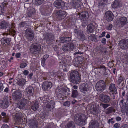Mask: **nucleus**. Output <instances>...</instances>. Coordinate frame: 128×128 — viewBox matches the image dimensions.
Here are the masks:
<instances>
[{
    "label": "nucleus",
    "instance_id": "f257e3e1",
    "mask_svg": "<svg viewBox=\"0 0 128 128\" xmlns=\"http://www.w3.org/2000/svg\"><path fill=\"white\" fill-rule=\"evenodd\" d=\"M70 77L72 82L74 84H79L81 81V76L77 71L72 70L70 73Z\"/></svg>",
    "mask_w": 128,
    "mask_h": 128
},
{
    "label": "nucleus",
    "instance_id": "f03ea898",
    "mask_svg": "<svg viewBox=\"0 0 128 128\" xmlns=\"http://www.w3.org/2000/svg\"><path fill=\"white\" fill-rule=\"evenodd\" d=\"M86 119V116L83 114H76L74 118L75 123L77 125L81 126L85 124V122Z\"/></svg>",
    "mask_w": 128,
    "mask_h": 128
},
{
    "label": "nucleus",
    "instance_id": "7ed1b4c3",
    "mask_svg": "<svg viewBox=\"0 0 128 128\" xmlns=\"http://www.w3.org/2000/svg\"><path fill=\"white\" fill-rule=\"evenodd\" d=\"M41 45L38 43L33 44L30 48L31 52L35 54H40L41 53Z\"/></svg>",
    "mask_w": 128,
    "mask_h": 128
},
{
    "label": "nucleus",
    "instance_id": "20e7f679",
    "mask_svg": "<svg viewBox=\"0 0 128 128\" xmlns=\"http://www.w3.org/2000/svg\"><path fill=\"white\" fill-rule=\"evenodd\" d=\"M106 82L103 80H101L98 81L96 84V90L100 92H103L106 88Z\"/></svg>",
    "mask_w": 128,
    "mask_h": 128
},
{
    "label": "nucleus",
    "instance_id": "39448f33",
    "mask_svg": "<svg viewBox=\"0 0 128 128\" xmlns=\"http://www.w3.org/2000/svg\"><path fill=\"white\" fill-rule=\"evenodd\" d=\"M44 39L47 42H53L54 40L55 37L54 34L50 33H46L43 34Z\"/></svg>",
    "mask_w": 128,
    "mask_h": 128
},
{
    "label": "nucleus",
    "instance_id": "423d86ee",
    "mask_svg": "<svg viewBox=\"0 0 128 128\" xmlns=\"http://www.w3.org/2000/svg\"><path fill=\"white\" fill-rule=\"evenodd\" d=\"M119 45L122 49H127L128 48V37L120 41Z\"/></svg>",
    "mask_w": 128,
    "mask_h": 128
},
{
    "label": "nucleus",
    "instance_id": "0eeeda50",
    "mask_svg": "<svg viewBox=\"0 0 128 128\" xmlns=\"http://www.w3.org/2000/svg\"><path fill=\"white\" fill-rule=\"evenodd\" d=\"M78 15H79L80 19L83 21H86L89 17V15L88 12L86 11H84L80 13H78Z\"/></svg>",
    "mask_w": 128,
    "mask_h": 128
},
{
    "label": "nucleus",
    "instance_id": "6e6552de",
    "mask_svg": "<svg viewBox=\"0 0 128 128\" xmlns=\"http://www.w3.org/2000/svg\"><path fill=\"white\" fill-rule=\"evenodd\" d=\"M99 98L101 101L106 104L109 103L111 100L110 96L105 94L100 95Z\"/></svg>",
    "mask_w": 128,
    "mask_h": 128
},
{
    "label": "nucleus",
    "instance_id": "1a4fd4ad",
    "mask_svg": "<svg viewBox=\"0 0 128 128\" xmlns=\"http://www.w3.org/2000/svg\"><path fill=\"white\" fill-rule=\"evenodd\" d=\"M89 88V86L86 83L81 84L80 87V91L81 92L84 94L85 96L88 92Z\"/></svg>",
    "mask_w": 128,
    "mask_h": 128
},
{
    "label": "nucleus",
    "instance_id": "9d476101",
    "mask_svg": "<svg viewBox=\"0 0 128 128\" xmlns=\"http://www.w3.org/2000/svg\"><path fill=\"white\" fill-rule=\"evenodd\" d=\"M74 32L77 37L80 39L81 40L84 41L86 39V36L82 31L75 29L74 30Z\"/></svg>",
    "mask_w": 128,
    "mask_h": 128
},
{
    "label": "nucleus",
    "instance_id": "9b49d317",
    "mask_svg": "<svg viewBox=\"0 0 128 128\" xmlns=\"http://www.w3.org/2000/svg\"><path fill=\"white\" fill-rule=\"evenodd\" d=\"M12 97L16 101H18L22 98L21 92L20 90H16L12 94Z\"/></svg>",
    "mask_w": 128,
    "mask_h": 128
},
{
    "label": "nucleus",
    "instance_id": "f8f14e48",
    "mask_svg": "<svg viewBox=\"0 0 128 128\" xmlns=\"http://www.w3.org/2000/svg\"><path fill=\"white\" fill-rule=\"evenodd\" d=\"M43 103L44 104L46 105L45 107L47 108H50L51 107L52 109L54 108L55 102L53 100H52L50 102L48 100H47V99H45Z\"/></svg>",
    "mask_w": 128,
    "mask_h": 128
},
{
    "label": "nucleus",
    "instance_id": "ddd939ff",
    "mask_svg": "<svg viewBox=\"0 0 128 128\" xmlns=\"http://www.w3.org/2000/svg\"><path fill=\"white\" fill-rule=\"evenodd\" d=\"M8 4L6 2V1L3 2L0 6V15L4 16L6 14L5 12H6V9L7 8V6Z\"/></svg>",
    "mask_w": 128,
    "mask_h": 128
},
{
    "label": "nucleus",
    "instance_id": "4468645a",
    "mask_svg": "<svg viewBox=\"0 0 128 128\" xmlns=\"http://www.w3.org/2000/svg\"><path fill=\"white\" fill-rule=\"evenodd\" d=\"M27 103V100L24 98L20 100L18 103L17 106L20 109H22Z\"/></svg>",
    "mask_w": 128,
    "mask_h": 128
},
{
    "label": "nucleus",
    "instance_id": "2eb2a0df",
    "mask_svg": "<svg viewBox=\"0 0 128 128\" xmlns=\"http://www.w3.org/2000/svg\"><path fill=\"white\" fill-rule=\"evenodd\" d=\"M52 86V84L51 82H46L43 83L42 88L44 90L46 91L49 90Z\"/></svg>",
    "mask_w": 128,
    "mask_h": 128
},
{
    "label": "nucleus",
    "instance_id": "dca6fc26",
    "mask_svg": "<svg viewBox=\"0 0 128 128\" xmlns=\"http://www.w3.org/2000/svg\"><path fill=\"white\" fill-rule=\"evenodd\" d=\"M29 126L30 128H38V122L35 119L30 120L29 121Z\"/></svg>",
    "mask_w": 128,
    "mask_h": 128
},
{
    "label": "nucleus",
    "instance_id": "f3484780",
    "mask_svg": "<svg viewBox=\"0 0 128 128\" xmlns=\"http://www.w3.org/2000/svg\"><path fill=\"white\" fill-rule=\"evenodd\" d=\"M105 18L108 22H110L113 20L114 15L111 11H108L106 12L105 15Z\"/></svg>",
    "mask_w": 128,
    "mask_h": 128
},
{
    "label": "nucleus",
    "instance_id": "a211bd4d",
    "mask_svg": "<svg viewBox=\"0 0 128 128\" xmlns=\"http://www.w3.org/2000/svg\"><path fill=\"white\" fill-rule=\"evenodd\" d=\"M54 5L58 8H62L65 6L64 3L61 0L56 1L54 3Z\"/></svg>",
    "mask_w": 128,
    "mask_h": 128
},
{
    "label": "nucleus",
    "instance_id": "6ab92c4d",
    "mask_svg": "<svg viewBox=\"0 0 128 128\" xmlns=\"http://www.w3.org/2000/svg\"><path fill=\"white\" fill-rule=\"evenodd\" d=\"M91 114L96 115L98 113V107L96 105H92L89 111Z\"/></svg>",
    "mask_w": 128,
    "mask_h": 128
},
{
    "label": "nucleus",
    "instance_id": "aec40b11",
    "mask_svg": "<svg viewBox=\"0 0 128 128\" xmlns=\"http://www.w3.org/2000/svg\"><path fill=\"white\" fill-rule=\"evenodd\" d=\"M88 128H100L98 122L94 120H91L89 124Z\"/></svg>",
    "mask_w": 128,
    "mask_h": 128
},
{
    "label": "nucleus",
    "instance_id": "412c9836",
    "mask_svg": "<svg viewBox=\"0 0 128 128\" xmlns=\"http://www.w3.org/2000/svg\"><path fill=\"white\" fill-rule=\"evenodd\" d=\"M57 14V18L59 20L63 19L66 16V12L62 10L58 11Z\"/></svg>",
    "mask_w": 128,
    "mask_h": 128
},
{
    "label": "nucleus",
    "instance_id": "4be33fe9",
    "mask_svg": "<svg viewBox=\"0 0 128 128\" xmlns=\"http://www.w3.org/2000/svg\"><path fill=\"white\" fill-rule=\"evenodd\" d=\"M118 23L121 26H124L128 23L127 18L126 17H122L120 18L119 19V21Z\"/></svg>",
    "mask_w": 128,
    "mask_h": 128
},
{
    "label": "nucleus",
    "instance_id": "5701e85b",
    "mask_svg": "<svg viewBox=\"0 0 128 128\" xmlns=\"http://www.w3.org/2000/svg\"><path fill=\"white\" fill-rule=\"evenodd\" d=\"M109 90L110 92H111L114 94H116L117 93V91L116 88L115 84H111L109 86Z\"/></svg>",
    "mask_w": 128,
    "mask_h": 128
},
{
    "label": "nucleus",
    "instance_id": "b1692460",
    "mask_svg": "<svg viewBox=\"0 0 128 128\" xmlns=\"http://www.w3.org/2000/svg\"><path fill=\"white\" fill-rule=\"evenodd\" d=\"M9 26V24L5 21H3L0 23V29H6Z\"/></svg>",
    "mask_w": 128,
    "mask_h": 128
},
{
    "label": "nucleus",
    "instance_id": "393cba45",
    "mask_svg": "<svg viewBox=\"0 0 128 128\" xmlns=\"http://www.w3.org/2000/svg\"><path fill=\"white\" fill-rule=\"evenodd\" d=\"M9 103L8 100L6 99L3 100L2 102L1 103V107L3 109H6L9 106Z\"/></svg>",
    "mask_w": 128,
    "mask_h": 128
},
{
    "label": "nucleus",
    "instance_id": "a878e982",
    "mask_svg": "<svg viewBox=\"0 0 128 128\" xmlns=\"http://www.w3.org/2000/svg\"><path fill=\"white\" fill-rule=\"evenodd\" d=\"M95 30V26L92 23L89 24L87 26V31L88 32L93 33Z\"/></svg>",
    "mask_w": 128,
    "mask_h": 128
},
{
    "label": "nucleus",
    "instance_id": "bb28decb",
    "mask_svg": "<svg viewBox=\"0 0 128 128\" xmlns=\"http://www.w3.org/2000/svg\"><path fill=\"white\" fill-rule=\"evenodd\" d=\"M76 41H72V42L66 44L69 51L72 50L75 47L74 43H75Z\"/></svg>",
    "mask_w": 128,
    "mask_h": 128
},
{
    "label": "nucleus",
    "instance_id": "cd10ccee",
    "mask_svg": "<svg viewBox=\"0 0 128 128\" xmlns=\"http://www.w3.org/2000/svg\"><path fill=\"white\" fill-rule=\"evenodd\" d=\"M11 39L10 38H3L1 40L2 44L3 45H5L7 46L9 45L11 41Z\"/></svg>",
    "mask_w": 128,
    "mask_h": 128
},
{
    "label": "nucleus",
    "instance_id": "c85d7f7f",
    "mask_svg": "<svg viewBox=\"0 0 128 128\" xmlns=\"http://www.w3.org/2000/svg\"><path fill=\"white\" fill-rule=\"evenodd\" d=\"M120 6V1L118 0H115L113 2L112 4V6L113 8H119Z\"/></svg>",
    "mask_w": 128,
    "mask_h": 128
},
{
    "label": "nucleus",
    "instance_id": "c756f323",
    "mask_svg": "<svg viewBox=\"0 0 128 128\" xmlns=\"http://www.w3.org/2000/svg\"><path fill=\"white\" fill-rule=\"evenodd\" d=\"M64 75V73L60 71H58L56 73L55 77H56V79L58 80H59L60 79L62 80L63 78Z\"/></svg>",
    "mask_w": 128,
    "mask_h": 128
},
{
    "label": "nucleus",
    "instance_id": "7c9ffc66",
    "mask_svg": "<svg viewBox=\"0 0 128 128\" xmlns=\"http://www.w3.org/2000/svg\"><path fill=\"white\" fill-rule=\"evenodd\" d=\"M26 90L28 94L32 96L34 91V89L33 87L32 86L28 87L26 89Z\"/></svg>",
    "mask_w": 128,
    "mask_h": 128
},
{
    "label": "nucleus",
    "instance_id": "2f4dec72",
    "mask_svg": "<svg viewBox=\"0 0 128 128\" xmlns=\"http://www.w3.org/2000/svg\"><path fill=\"white\" fill-rule=\"evenodd\" d=\"M22 114L21 113H19L16 114L15 119L16 122H19L21 121L22 118Z\"/></svg>",
    "mask_w": 128,
    "mask_h": 128
},
{
    "label": "nucleus",
    "instance_id": "473e14b6",
    "mask_svg": "<svg viewBox=\"0 0 128 128\" xmlns=\"http://www.w3.org/2000/svg\"><path fill=\"white\" fill-rule=\"evenodd\" d=\"M26 82V81L25 79L22 78L18 80L16 84L20 86H23L24 85Z\"/></svg>",
    "mask_w": 128,
    "mask_h": 128
},
{
    "label": "nucleus",
    "instance_id": "72a5a7b5",
    "mask_svg": "<svg viewBox=\"0 0 128 128\" xmlns=\"http://www.w3.org/2000/svg\"><path fill=\"white\" fill-rule=\"evenodd\" d=\"M75 124L74 122L70 121L66 126L65 128H74Z\"/></svg>",
    "mask_w": 128,
    "mask_h": 128
},
{
    "label": "nucleus",
    "instance_id": "f704fd0d",
    "mask_svg": "<svg viewBox=\"0 0 128 128\" xmlns=\"http://www.w3.org/2000/svg\"><path fill=\"white\" fill-rule=\"evenodd\" d=\"M108 0H99L98 2L99 6L102 7L106 4Z\"/></svg>",
    "mask_w": 128,
    "mask_h": 128
},
{
    "label": "nucleus",
    "instance_id": "c9c22d12",
    "mask_svg": "<svg viewBox=\"0 0 128 128\" xmlns=\"http://www.w3.org/2000/svg\"><path fill=\"white\" fill-rule=\"evenodd\" d=\"M79 93L77 90L72 89V96L73 98H76L78 96Z\"/></svg>",
    "mask_w": 128,
    "mask_h": 128
},
{
    "label": "nucleus",
    "instance_id": "e433bc0d",
    "mask_svg": "<svg viewBox=\"0 0 128 128\" xmlns=\"http://www.w3.org/2000/svg\"><path fill=\"white\" fill-rule=\"evenodd\" d=\"M62 90L61 88H57L56 90L55 93L58 96H61L62 92Z\"/></svg>",
    "mask_w": 128,
    "mask_h": 128
},
{
    "label": "nucleus",
    "instance_id": "4c0bfd02",
    "mask_svg": "<svg viewBox=\"0 0 128 128\" xmlns=\"http://www.w3.org/2000/svg\"><path fill=\"white\" fill-rule=\"evenodd\" d=\"M44 2V0H32V2L34 4L41 5Z\"/></svg>",
    "mask_w": 128,
    "mask_h": 128
},
{
    "label": "nucleus",
    "instance_id": "58836bf2",
    "mask_svg": "<svg viewBox=\"0 0 128 128\" xmlns=\"http://www.w3.org/2000/svg\"><path fill=\"white\" fill-rule=\"evenodd\" d=\"M19 25L20 27H26L27 28L29 26V25L27 22H21L19 24Z\"/></svg>",
    "mask_w": 128,
    "mask_h": 128
},
{
    "label": "nucleus",
    "instance_id": "ea45409f",
    "mask_svg": "<svg viewBox=\"0 0 128 128\" xmlns=\"http://www.w3.org/2000/svg\"><path fill=\"white\" fill-rule=\"evenodd\" d=\"M72 7L74 8H79L80 6V4L76 2H74L72 5Z\"/></svg>",
    "mask_w": 128,
    "mask_h": 128
},
{
    "label": "nucleus",
    "instance_id": "a19ab883",
    "mask_svg": "<svg viewBox=\"0 0 128 128\" xmlns=\"http://www.w3.org/2000/svg\"><path fill=\"white\" fill-rule=\"evenodd\" d=\"M38 103H35L32 106L31 109L34 111H36L38 108Z\"/></svg>",
    "mask_w": 128,
    "mask_h": 128
},
{
    "label": "nucleus",
    "instance_id": "79ce46f5",
    "mask_svg": "<svg viewBox=\"0 0 128 128\" xmlns=\"http://www.w3.org/2000/svg\"><path fill=\"white\" fill-rule=\"evenodd\" d=\"M28 38L30 41H32L34 38V35L33 33L29 34L28 35Z\"/></svg>",
    "mask_w": 128,
    "mask_h": 128
},
{
    "label": "nucleus",
    "instance_id": "37998d69",
    "mask_svg": "<svg viewBox=\"0 0 128 128\" xmlns=\"http://www.w3.org/2000/svg\"><path fill=\"white\" fill-rule=\"evenodd\" d=\"M99 52L102 54L104 52L106 53V48H103V47H100L98 50Z\"/></svg>",
    "mask_w": 128,
    "mask_h": 128
},
{
    "label": "nucleus",
    "instance_id": "c03bdc74",
    "mask_svg": "<svg viewBox=\"0 0 128 128\" xmlns=\"http://www.w3.org/2000/svg\"><path fill=\"white\" fill-rule=\"evenodd\" d=\"M62 50L64 52H68L69 51L66 44L64 45L62 48Z\"/></svg>",
    "mask_w": 128,
    "mask_h": 128
},
{
    "label": "nucleus",
    "instance_id": "a18cd8bd",
    "mask_svg": "<svg viewBox=\"0 0 128 128\" xmlns=\"http://www.w3.org/2000/svg\"><path fill=\"white\" fill-rule=\"evenodd\" d=\"M113 108L112 107L109 108L106 110V114H109L112 113L113 111Z\"/></svg>",
    "mask_w": 128,
    "mask_h": 128
},
{
    "label": "nucleus",
    "instance_id": "49530a36",
    "mask_svg": "<svg viewBox=\"0 0 128 128\" xmlns=\"http://www.w3.org/2000/svg\"><path fill=\"white\" fill-rule=\"evenodd\" d=\"M100 106L103 108L104 109H105L107 108L110 106V104H105L103 103H101L100 104Z\"/></svg>",
    "mask_w": 128,
    "mask_h": 128
},
{
    "label": "nucleus",
    "instance_id": "de8ad7c7",
    "mask_svg": "<svg viewBox=\"0 0 128 128\" xmlns=\"http://www.w3.org/2000/svg\"><path fill=\"white\" fill-rule=\"evenodd\" d=\"M55 63V62L54 60L52 59L51 60L49 61L48 66L50 67L54 65Z\"/></svg>",
    "mask_w": 128,
    "mask_h": 128
},
{
    "label": "nucleus",
    "instance_id": "09e8293b",
    "mask_svg": "<svg viewBox=\"0 0 128 128\" xmlns=\"http://www.w3.org/2000/svg\"><path fill=\"white\" fill-rule=\"evenodd\" d=\"M9 118V117L8 116H7L3 118L2 121L4 122L7 123L8 122Z\"/></svg>",
    "mask_w": 128,
    "mask_h": 128
},
{
    "label": "nucleus",
    "instance_id": "8fccbe9b",
    "mask_svg": "<svg viewBox=\"0 0 128 128\" xmlns=\"http://www.w3.org/2000/svg\"><path fill=\"white\" fill-rule=\"evenodd\" d=\"M27 65L26 63L23 62L20 64V68H24L27 66Z\"/></svg>",
    "mask_w": 128,
    "mask_h": 128
},
{
    "label": "nucleus",
    "instance_id": "3c124183",
    "mask_svg": "<svg viewBox=\"0 0 128 128\" xmlns=\"http://www.w3.org/2000/svg\"><path fill=\"white\" fill-rule=\"evenodd\" d=\"M123 78L122 76H120L119 78L118 79V84L120 85L121 82H122L123 81Z\"/></svg>",
    "mask_w": 128,
    "mask_h": 128
},
{
    "label": "nucleus",
    "instance_id": "603ef678",
    "mask_svg": "<svg viewBox=\"0 0 128 128\" xmlns=\"http://www.w3.org/2000/svg\"><path fill=\"white\" fill-rule=\"evenodd\" d=\"M27 35H28L29 34L32 33V32L30 29H27L26 32Z\"/></svg>",
    "mask_w": 128,
    "mask_h": 128
},
{
    "label": "nucleus",
    "instance_id": "864d4df0",
    "mask_svg": "<svg viewBox=\"0 0 128 128\" xmlns=\"http://www.w3.org/2000/svg\"><path fill=\"white\" fill-rule=\"evenodd\" d=\"M72 38L70 37H68L67 38H65L64 40L66 43L70 41L71 40Z\"/></svg>",
    "mask_w": 128,
    "mask_h": 128
},
{
    "label": "nucleus",
    "instance_id": "5fc2aeb1",
    "mask_svg": "<svg viewBox=\"0 0 128 128\" xmlns=\"http://www.w3.org/2000/svg\"><path fill=\"white\" fill-rule=\"evenodd\" d=\"M65 38L60 37L59 38L60 42V43H64L65 42L64 40Z\"/></svg>",
    "mask_w": 128,
    "mask_h": 128
},
{
    "label": "nucleus",
    "instance_id": "6e6d98bb",
    "mask_svg": "<svg viewBox=\"0 0 128 128\" xmlns=\"http://www.w3.org/2000/svg\"><path fill=\"white\" fill-rule=\"evenodd\" d=\"M70 103L69 101H66L64 102L63 104L64 106H69L70 105Z\"/></svg>",
    "mask_w": 128,
    "mask_h": 128
},
{
    "label": "nucleus",
    "instance_id": "4d7b16f0",
    "mask_svg": "<svg viewBox=\"0 0 128 128\" xmlns=\"http://www.w3.org/2000/svg\"><path fill=\"white\" fill-rule=\"evenodd\" d=\"M114 120V119L113 118L109 120L108 121V123L109 124H110V123L112 124H114L115 122L113 120Z\"/></svg>",
    "mask_w": 128,
    "mask_h": 128
},
{
    "label": "nucleus",
    "instance_id": "13d9d810",
    "mask_svg": "<svg viewBox=\"0 0 128 128\" xmlns=\"http://www.w3.org/2000/svg\"><path fill=\"white\" fill-rule=\"evenodd\" d=\"M41 64L43 67H44L45 65L46 60H44L42 58L41 59Z\"/></svg>",
    "mask_w": 128,
    "mask_h": 128
},
{
    "label": "nucleus",
    "instance_id": "bf43d9fd",
    "mask_svg": "<svg viewBox=\"0 0 128 128\" xmlns=\"http://www.w3.org/2000/svg\"><path fill=\"white\" fill-rule=\"evenodd\" d=\"M3 84L2 83H0V92H2L4 89Z\"/></svg>",
    "mask_w": 128,
    "mask_h": 128
},
{
    "label": "nucleus",
    "instance_id": "052dcab7",
    "mask_svg": "<svg viewBox=\"0 0 128 128\" xmlns=\"http://www.w3.org/2000/svg\"><path fill=\"white\" fill-rule=\"evenodd\" d=\"M98 68L99 69H102L103 68V70L104 71L106 72V67H105V66H100V67H98Z\"/></svg>",
    "mask_w": 128,
    "mask_h": 128
},
{
    "label": "nucleus",
    "instance_id": "680f3d73",
    "mask_svg": "<svg viewBox=\"0 0 128 128\" xmlns=\"http://www.w3.org/2000/svg\"><path fill=\"white\" fill-rule=\"evenodd\" d=\"M120 128H128V125L126 124H123Z\"/></svg>",
    "mask_w": 128,
    "mask_h": 128
},
{
    "label": "nucleus",
    "instance_id": "e2e57ef3",
    "mask_svg": "<svg viewBox=\"0 0 128 128\" xmlns=\"http://www.w3.org/2000/svg\"><path fill=\"white\" fill-rule=\"evenodd\" d=\"M1 128H10V127L8 125L4 124L2 125Z\"/></svg>",
    "mask_w": 128,
    "mask_h": 128
},
{
    "label": "nucleus",
    "instance_id": "0e129e2a",
    "mask_svg": "<svg viewBox=\"0 0 128 128\" xmlns=\"http://www.w3.org/2000/svg\"><path fill=\"white\" fill-rule=\"evenodd\" d=\"M120 125L119 124L116 123L113 126V127L115 128H118L120 127Z\"/></svg>",
    "mask_w": 128,
    "mask_h": 128
},
{
    "label": "nucleus",
    "instance_id": "69168bd1",
    "mask_svg": "<svg viewBox=\"0 0 128 128\" xmlns=\"http://www.w3.org/2000/svg\"><path fill=\"white\" fill-rule=\"evenodd\" d=\"M102 42L103 44H106V39L104 38H103L102 40Z\"/></svg>",
    "mask_w": 128,
    "mask_h": 128
},
{
    "label": "nucleus",
    "instance_id": "338daca9",
    "mask_svg": "<svg viewBox=\"0 0 128 128\" xmlns=\"http://www.w3.org/2000/svg\"><path fill=\"white\" fill-rule=\"evenodd\" d=\"M113 26L112 24H110L108 27V29L109 30H111Z\"/></svg>",
    "mask_w": 128,
    "mask_h": 128
},
{
    "label": "nucleus",
    "instance_id": "774afa93",
    "mask_svg": "<svg viewBox=\"0 0 128 128\" xmlns=\"http://www.w3.org/2000/svg\"><path fill=\"white\" fill-rule=\"evenodd\" d=\"M49 56L48 55H44L42 59L46 60L49 57Z\"/></svg>",
    "mask_w": 128,
    "mask_h": 128
}]
</instances>
